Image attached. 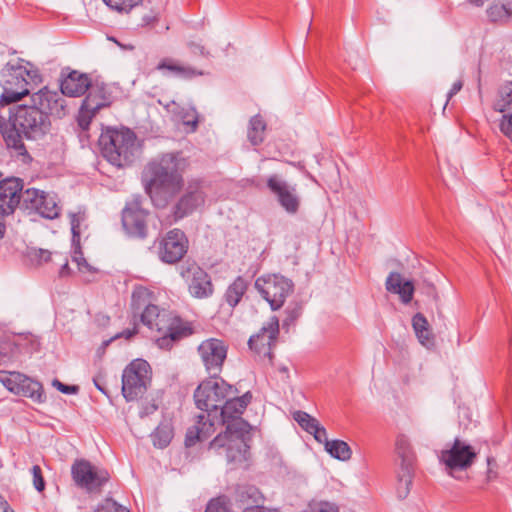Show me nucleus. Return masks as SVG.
Masks as SVG:
<instances>
[{
    "label": "nucleus",
    "instance_id": "1",
    "mask_svg": "<svg viewBox=\"0 0 512 512\" xmlns=\"http://www.w3.org/2000/svg\"><path fill=\"white\" fill-rule=\"evenodd\" d=\"M251 399L250 392H246L240 397L235 394L225 400L220 412H217L214 417L215 426L224 425L226 429L210 442V448L225 449L229 462H241L247 459L251 426L242 419L241 415Z\"/></svg>",
    "mask_w": 512,
    "mask_h": 512
},
{
    "label": "nucleus",
    "instance_id": "2",
    "mask_svg": "<svg viewBox=\"0 0 512 512\" xmlns=\"http://www.w3.org/2000/svg\"><path fill=\"white\" fill-rule=\"evenodd\" d=\"M186 166L181 152L165 153L148 163L145 190L156 207H165L182 189Z\"/></svg>",
    "mask_w": 512,
    "mask_h": 512
},
{
    "label": "nucleus",
    "instance_id": "3",
    "mask_svg": "<svg viewBox=\"0 0 512 512\" xmlns=\"http://www.w3.org/2000/svg\"><path fill=\"white\" fill-rule=\"evenodd\" d=\"M237 389L223 379L211 377L203 381L194 392L197 408L203 411L197 416V422L187 430L185 445L194 446L198 441L206 440L215 431V421L218 409L225 400L237 394Z\"/></svg>",
    "mask_w": 512,
    "mask_h": 512
},
{
    "label": "nucleus",
    "instance_id": "4",
    "mask_svg": "<svg viewBox=\"0 0 512 512\" xmlns=\"http://www.w3.org/2000/svg\"><path fill=\"white\" fill-rule=\"evenodd\" d=\"M51 130V119L32 104L18 105L9 118L0 116V131L8 147L26 152L23 138L39 140Z\"/></svg>",
    "mask_w": 512,
    "mask_h": 512
},
{
    "label": "nucleus",
    "instance_id": "5",
    "mask_svg": "<svg viewBox=\"0 0 512 512\" xmlns=\"http://www.w3.org/2000/svg\"><path fill=\"white\" fill-rule=\"evenodd\" d=\"M42 81L39 71L29 62L19 60L17 64L8 63L1 73L3 88L0 104H11L19 101Z\"/></svg>",
    "mask_w": 512,
    "mask_h": 512
},
{
    "label": "nucleus",
    "instance_id": "6",
    "mask_svg": "<svg viewBox=\"0 0 512 512\" xmlns=\"http://www.w3.org/2000/svg\"><path fill=\"white\" fill-rule=\"evenodd\" d=\"M98 142L103 157L117 167L131 164L138 152L136 135L128 128H107Z\"/></svg>",
    "mask_w": 512,
    "mask_h": 512
},
{
    "label": "nucleus",
    "instance_id": "7",
    "mask_svg": "<svg viewBox=\"0 0 512 512\" xmlns=\"http://www.w3.org/2000/svg\"><path fill=\"white\" fill-rule=\"evenodd\" d=\"M139 314L145 326L161 334L155 340L161 349H169L174 342L191 334V329L183 325L179 318L172 317L165 310L160 311L156 305L147 306Z\"/></svg>",
    "mask_w": 512,
    "mask_h": 512
},
{
    "label": "nucleus",
    "instance_id": "8",
    "mask_svg": "<svg viewBox=\"0 0 512 512\" xmlns=\"http://www.w3.org/2000/svg\"><path fill=\"white\" fill-rule=\"evenodd\" d=\"M478 452L467 440L460 437L447 443L438 454L439 462L444 465L446 473L455 477V472L468 470L476 461Z\"/></svg>",
    "mask_w": 512,
    "mask_h": 512
},
{
    "label": "nucleus",
    "instance_id": "9",
    "mask_svg": "<svg viewBox=\"0 0 512 512\" xmlns=\"http://www.w3.org/2000/svg\"><path fill=\"white\" fill-rule=\"evenodd\" d=\"M254 286L273 311L279 310L284 305L286 298L294 289L292 280L279 274L258 277Z\"/></svg>",
    "mask_w": 512,
    "mask_h": 512
},
{
    "label": "nucleus",
    "instance_id": "10",
    "mask_svg": "<svg viewBox=\"0 0 512 512\" xmlns=\"http://www.w3.org/2000/svg\"><path fill=\"white\" fill-rule=\"evenodd\" d=\"M150 365L145 360L132 361L122 374V394L127 401L142 397L150 384Z\"/></svg>",
    "mask_w": 512,
    "mask_h": 512
},
{
    "label": "nucleus",
    "instance_id": "11",
    "mask_svg": "<svg viewBox=\"0 0 512 512\" xmlns=\"http://www.w3.org/2000/svg\"><path fill=\"white\" fill-rule=\"evenodd\" d=\"M86 92L77 117L82 130H87L96 113L111 103V94L104 83H91Z\"/></svg>",
    "mask_w": 512,
    "mask_h": 512
},
{
    "label": "nucleus",
    "instance_id": "12",
    "mask_svg": "<svg viewBox=\"0 0 512 512\" xmlns=\"http://www.w3.org/2000/svg\"><path fill=\"white\" fill-rule=\"evenodd\" d=\"M396 453L400 459L397 470V496L405 499L410 493L412 479L414 476L415 455L412 451L409 440L401 435L396 440Z\"/></svg>",
    "mask_w": 512,
    "mask_h": 512
},
{
    "label": "nucleus",
    "instance_id": "13",
    "mask_svg": "<svg viewBox=\"0 0 512 512\" xmlns=\"http://www.w3.org/2000/svg\"><path fill=\"white\" fill-rule=\"evenodd\" d=\"M75 484L89 493L100 492L108 482L110 475L107 470L99 468L85 459L76 460L71 467Z\"/></svg>",
    "mask_w": 512,
    "mask_h": 512
},
{
    "label": "nucleus",
    "instance_id": "14",
    "mask_svg": "<svg viewBox=\"0 0 512 512\" xmlns=\"http://www.w3.org/2000/svg\"><path fill=\"white\" fill-rule=\"evenodd\" d=\"M0 382L12 393L43 403L46 396L40 382L20 372L0 370Z\"/></svg>",
    "mask_w": 512,
    "mask_h": 512
},
{
    "label": "nucleus",
    "instance_id": "15",
    "mask_svg": "<svg viewBox=\"0 0 512 512\" xmlns=\"http://www.w3.org/2000/svg\"><path fill=\"white\" fill-rule=\"evenodd\" d=\"M267 187L277 203L289 215H296L301 207V197L296 185H292L277 174L267 179Z\"/></svg>",
    "mask_w": 512,
    "mask_h": 512
},
{
    "label": "nucleus",
    "instance_id": "16",
    "mask_svg": "<svg viewBox=\"0 0 512 512\" xmlns=\"http://www.w3.org/2000/svg\"><path fill=\"white\" fill-rule=\"evenodd\" d=\"M149 212L142 207L140 197L127 202L122 211V225L125 231L133 237L145 238L147 236V218Z\"/></svg>",
    "mask_w": 512,
    "mask_h": 512
},
{
    "label": "nucleus",
    "instance_id": "17",
    "mask_svg": "<svg viewBox=\"0 0 512 512\" xmlns=\"http://www.w3.org/2000/svg\"><path fill=\"white\" fill-rule=\"evenodd\" d=\"M207 187L200 180L190 181L185 193L181 196L174 207L175 220L182 219L205 204Z\"/></svg>",
    "mask_w": 512,
    "mask_h": 512
},
{
    "label": "nucleus",
    "instance_id": "18",
    "mask_svg": "<svg viewBox=\"0 0 512 512\" xmlns=\"http://www.w3.org/2000/svg\"><path fill=\"white\" fill-rule=\"evenodd\" d=\"M278 334L279 319L276 316H272L264 323L257 334L250 337L248 345L258 355L267 357L271 361L273 356L272 350L276 345Z\"/></svg>",
    "mask_w": 512,
    "mask_h": 512
},
{
    "label": "nucleus",
    "instance_id": "19",
    "mask_svg": "<svg viewBox=\"0 0 512 512\" xmlns=\"http://www.w3.org/2000/svg\"><path fill=\"white\" fill-rule=\"evenodd\" d=\"M198 353L208 374L217 377L227 356V347L223 341L207 339L199 345Z\"/></svg>",
    "mask_w": 512,
    "mask_h": 512
},
{
    "label": "nucleus",
    "instance_id": "20",
    "mask_svg": "<svg viewBox=\"0 0 512 512\" xmlns=\"http://www.w3.org/2000/svg\"><path fill=\"white\" fill-rule=\"evenodd\" d=\"M31 104L39 111L51 116L62 118L66 115V100L62 92L52 91L47 87L40 89L31 95Z\"/></svg>",
    "mask_w": 512,
    "mask_h": 512
},
{
    "label": "nucleus",
    "instance_id": "21",
    "mask_svg": "<svg viewBox=\"0 0 512 512\" xmlns=\"http://www.w3.org/2000/svg\"><path fill=\"white\" fill-rule=\"evenodd\" d=\"M187 249L188 241L185 234L179 229H173L161 240L159 257L165 263L174 264L183 258Z\"/></svg>",
    "mask_w": 512,
    "mask_h": 512
},
{
    "label": "nucleus",
    "instance_id": "22",
    "mask_svg": "<svg viewBox=\"0 0 512 512\" xmlns=\"http://www.w3.org/2000/svg\"><path fill=\"white\" fill-rule=\"evenodd\" d=\"M188 282L190 294L195 298H207L213 294V285L210 276L197 265L189 266L181 272Z\"/></svg>",
    "mask_w": 512,
    "mask_h": 512
},
{
    "label": "nucleus",
    "instance_id": "23",
    "mask_svg": "<svg viewBox=\"0 0 512 512\" xmlns=\"http://www.w3.org/2000/svg\"><path fill=\"white\" fill-rule=\"evenodd\" d=\"M23 189L21 180L16 178L0 181V211L10 214L20 204V193Z\"/></svg>",
    "mask_w": 512,
    "mask_h": 512
},
{
    "label": "nucleus",
    "instance_id": "24",
    "mask_svg": "<svg viewBox=\"0 0 512 512\" xmlns=\"http://www.w3.org/2000/svg\"><path fill=\"white\" fill-rule=\"evenodd\" d=\"M91 83L87 74L74 70L61 81L60 89L64 96L79 97L86 93Z\"/></svg>",
    "mask_w": 512,
    "mask_h": 512
},
{
    "label": "nucleus",
    "instance_id": "25",
    "mask_svg": "<svg viewBox=\"0 0 512 512\" xmlns=\"http://www.w3.org/2000/svg\"><path fill=\"white\" fill-rule=\"evenodd\" d=\"M386 290L390 293L397 294L404 304H408L413 299L414 285L410 280H403L398 272H391L385 282Z\"/></svg>",
    "mask_w": 512,
    "mask_h": 512
},
{
    "label": "nucleus",
    "instance_id": "26",
    "mask_svg": "<svg viewBox=\"0 0 512 512\" xmlns=\"http://www.w3.org/2000/svg\"><path fill=\"white\" fill-rule=\"evenodd\" d=\"M162 8L153 6L151 8L143 7L140 14L138 26L148 30H155L156 33L162 34L170 29L168 23H161Z\"/></svg>",
    "mask_w": 512,
    "mask_h": 512
},
{
    "label": "nucleus",
    "instance_id": "27",
    "mask_svg": "<svg viewBox=\"0 0 512 512\" xmlns=\"http://www.w3.org/2000/svg\"><path fill=\"white\" fill-rule=\"evenodd\" d=\"M156 69L159 71H167V75H173L183 79H190L196 75H202V72H197L189 66L180 65L171 58L161 60Z\"/></svg>",
    "mask_w": 512,
    "mask_h": 512
},
{
    "label": "nucleus",
    "instance_id": "28",
    "mask_svg": "<svg viewBox=\"0 0 512 512\" xmlns=\"http://www.w3.org/2000/svg\"><path fill=\"white\" fill-rule=\"evenodd\" d=\"M235 501L243 506L251 507L259 505L263 501L260 490L253 485H240L235 490Z\"/></svg>",
    "mask_w": 512,
    "mask_h": 512
},
{
    "label": "nucleus",
    "instance_id": "29",
    "mask_svg": "<svg viewBox=\"0 0 512 512\" xmlns=\"http://www.w3.org/2000/svg\"><path fill=\"white\" fill-rule=\"evenodd\" d=\"M412 326L419 342L423 346H430L433 344V337L429 329V323L425 316L421 313L414 315L412 319Z\"/></svg>",
    "mask_w": 512,
    "mask_h": 512
},
{
    "label": "nucleus",
    "instance_id": "30",
    "mask_svg": "<svg viewBox=\"0 0 512 512\" xmlns=\"http://www.w3.org/2000/svg\"><path fill=\"white\" fill-rule=\"evenodd\" d=\"M266 123L260 115L253 116L248 125L247 137L253 146L260 145L265 138Z\"/></svg>",
    "mask_w": 512,
    "mask_h": 512
},
{
    "label": "nucleus",
    "instance_id": "31",
    "mask_svg": "<svg viewBox=\"0 0 512 512\" xmlns=\"http://www.w3.org/2000/svg\"><path fill=\"white\" fill-rule=\"evenodd\" d=\"M36 213L47 219H54L58 217L60 208L57 204L56 198L49 193H43V199L39 201Z\"/></svg>",
    "mask_w": 512,
    "mask_h": 512
},
{
    "label": "nucleus",
    "instance_id": "32",
    "mask_svg": "<svg viewBox=\"0 0 512 512\" xmlns=\"http://www.w3.org/2000/svg\"><path fill=\"white\" fill-rule=\"evenodd\" d=\"M247 290V282L242 277H237L226 290L225 300L230 307L234 308L242 299Z\"/></svg>",
    "mask_w": 512,
    "mask_h": 512
},
{
    "label": "nucleus",
    "instance_id": "33",
    "mask_svg": "<svg viewBox=\"0 0 512 512\" xmlns=\"http://www.w3.org/2000/svg\"><path fill=\"white\" fill-rule=\"evenodd\" d=\"M152 293L143 286L136 287L131 296V306L134 315L139 314L147 306L151 305Z\"/></svg>",
    "mask_w": 512,
    "mask_h": 512
},
{
    "label": "nucleus",
    "instance_id": "34",
    "mask_svg": "<svg viewBox=\"0 0 512 512\" xmlns=\"http://www.w3.org/2000/svg\"><path fill=\"white\" fill-rule=\"evenodd\" d=\"M512 104V81L502 85L493 103L496 112L504 113Z\"/></svg>",
    "mask_w": 512,
    "mask_h": 512
},
{
    "label": "nucleus",
    "instance_id": "35",
    "mask_svg": "<svg viewBox=\"0 0 512 512\" xmlns=\"http://www.w3.org/2000/svg\"><path fill=\"white\" fill-rule=\"evenodd\" d=\"M43 193L44 191L35 188H28L25 191H21L20 204L22 208L30 212H35L37 205L40 203L39 201L43 199Z\"/></svg>",
    "mask_w": 512,
    "mask_h": 512
},
{
    "label": "nucleus",
    "instance_id": "36",
    "mask_svg": "<svg viewBox=\"0 0 512 512\" xmlns=\"http://www.w3.org/2000/svg\"><path fill=\"white\" fill-rule=\"evenodd\" d=\"M325 450L333 457L341 461H347L351 458L352 451L349 445L342 440H331L326 442Z\"/></svg>",
    "mask_w": 512,
    "mask_h": 512
},
{
    "label": "nucleus",
    "instance_id": "37",
    "mask_svg": "<svg viewBox=\"0 0 512 512\" xmlns=\"http://www.w3.org/2000/svg\"><path fill=\"white\" fill-rule=\"evenodd\" d=\"M487 13L492 21L506 20L512 14V3L509 1H496L488 8Z\"/></svg>",
    "mask_w": 512,
    "mask_h": 512
},
{
    "label": "nucleus",
    "instance_id": "38",
    "mask_svg": "<svg viewBox=\"0 0 512 512\" xmlns=\"http://www.w3.org/2000/svg\"><path fill=\"white\" fill-rule=\"evenodd\" d=\"M70 225L72 232V242L78 244L80 241L81 226L86 221V213L84 210H78L77 212H70Z\"/></svg>",
    "mask_w": 512,
    "mask_h": 512
},
{
    "label": "nucleus",
    "instance_id": "39",
    "mask_svg": "<svg viewBox=\"0 0 512 512\" xmlns=\"http://www.w3.org/2000/svg\"><path fill=\"white\" fill-rule=\"evenodd\" d=\"M173 437V431L169 425H160L152 434L153 444L159 448H165L169 445Z\"/></svg>",
    "mask_w": 512,
    "mask_h": 512
},
{
    "label": "nucleus",
    "instance_id": "40",
    "mask_svg": "<svg viewBox=\"0 0 512 512\" xmlns=\"http://www.w3.org/2000/svg\"><path fill=\"white\" fill-rule=\"evenodd\" d=\"M27 255L32 262H35L38 265L47 263L52 260V257H54L53 252L35 247L29 248Z\"/></svg>",
    "mask_w": 512,
    "mask_h": 512
},
{
    "label": "nucleus",
    "instance_id": "41",
    "mask_svg": "<svg viewBox=\"0 0 512 512\" xmlns=\"http://www.w3.org/2000/svg\"><path fill=\"white\" fill-rule=\"evenodd\" d=\"M294 420L308 433L317 427L318 420L304 411H296L294 413Z\"/></svg>",
    "mask_w": 512,
    "mask_h": 512
},
{
    "label": "nucleus",
    "instance_id": "42",
    "mask_svg": "<svg viewBox=\"0 0 512 512\" xmlns=\"http://www.w3.org/2000/svg\"><path fill=\"white\" fill-rule=\"evenodd\" d=\"M306 512H339L338 506L325 500H312L307 507Z\"/></svg>",
    "mask_w": 512,
    "mask_h": 512
},
{
    "label": "nucleus",
    "instance_id": "43",
    "mask_svg": "<svg viewBox=\"0 0 512 512\" xmlns=\"http://www.w3.org/2000/svg\"><path fill=\"white\" fill-rule=\"evenodd\" d=\"M111 9L118 12L128 13L133 7L138 5L142 0H103Z\"/></svg>",
    "mask_w": 512,
    "mask_h": 512
},
{
    "label": "nucleus",
    "instance_id": "44",
    "mask_svg": "<svg viewBox=\"0 0 512 512\" xmlns=\"http://www.w3.org/2000/svg\"><path fill=\"white\" fill-rule=\"evenodd\" d=\"M286 318L283 320V326L288 327L293 324L302 314V306L299 303H292L285 309Z\"/></svg>",
    "mask_w": 512,
    "mask_h": 512
},
{
    "label": "nucleus",
    "instance_id": "45",
    "mask_svg": "<svg viewBox=\"0 0 512 512\" xmlns=\"http://www.w3.org/2000/svg\"><path fill=\"white\" fill-rule=\"evenodd\" d=\"M94 512H129V510L113 499L106 498Z\"/></svg>",
    "mask_w": 512,
    "mask_h": 512
},
{
    "label": "nucleus",
    "instance_id": "46",
    "mask_svg": "<svg viewBox=\"0 0 512 512\" xmlns=\"http://www.w3.org/2000/svg\"><path fill=\"white\" fill-rule=\"evenodd\" d=\"M205 512H230V510L225 497H217L207 504Z\"/></svg>",
    "mask_w": 512,
    "mask_h": 512
},
{
    "label": "nucleus",
    "instance_id": "47",
    "mask_svg": "<svg viewBox=\"0 0 512 512\" xmlns=\"http://www.w3.org/2000/svg\"><path fill=\"white\" fill-rule=\"evenodd\" d=\"M499 129L501 133L512 141V112L502 115L499 122Z\"/></svg>",
    "mask_w": 512,
    "mask_h": 512
},
{
    "label": "nucleus",
    "instance_id": "48",
    "mask_svg": "<svg viewBox=\"0 0 512 512\" xmlns=\"http://www.w3.org/2000/svg\"><path fill=\"white\" fill-rule=\"evenodd\" d=\"M33 475V484L37 491L41 492L45 488V482L42 476V471L40 466L34 465L31 469Z\"/></svg>",
    "mask_w": 512,
    "mask_h": 512
},
{
    "label": "nucleus",
    "instance_id": "49",
    "mask_svg": "<svg viewBox=\"0 0 512 512\" xmlns=\"http://www.w3.org/2000/svg\"><path fill=\"white\" fill-rule=\"evenodd\" d=\"M54 259L56 261H58V263L61 266V268L59 270V276L60 277L68 276L70 274V268L68 265L67 257L62 253L54 252Z\"/></svg>",
    "mask_w": 512,
    "mask_h": 512
},
{
    "label": "nucleus",
    "instance_id": "50",
    "mask_svg": "<svg viewBox=\"0 0 512 512\" xmlns=\"http://www.w3.org/2000/svg\"><path fill=\"white\" fill-rule=\"evenodd\" d=\"M486 461L488 466L486 471V480L487 482H491L498 477L497 462L492 456H488Z\"/></svg>",
    "mask_w": 512,
    "mask_h": 512
},
{
    "label": "nucleus",
    "instance_id": "51",
    "mask_svg": "<svg viewBox=\"0 0 512 512\" xmlns=\"http://www.w3.org/2000/svg\"><path fill=\"white\" fill-rule=\"evenodd\" d=\"M310 434H312L314 436V438L317 442L323 443L325 447H326V442L331 441V440H328L326 429L323 426H321L320 423L317 424V427H315Z\"/></svg>",
    "mask_w": 512,
    "mask_h": 512
},
{
    "label": "nucleus",
    "instance_id": "52",
    "mask_svg": "<svg viewBox=\"0 0 512 512\" xmlns=\"http://www.w3.org/2000/svg\"><path fill=\"white\" fill-rule=\"evenodd\" d=\"M53 386L57 388L60 392L64 394H76L79 390V387L76 385H66L59 380L55 379L52 382Z\"/></svg>",
    "mask_w": 512,
    "mask_h": 512
},
{
    "label": "nucleus",
    "instance_id": "53",
    "mask_svg": "<svg viewBox=\"0 0 512 512\" xmlns=\"http://www.w3.org/2000/svg\"><path fill=\"white\" fill-rule=\"evenodd\" d=\"M73 261H75L77 263L78 269L80 271H83L84 269L88 270V271H91V266L87 263V261L83 257L82 252L75 251V255L73 257Z\"/></svg>",
    "mask_w": 512,
    "mask_h": 512
},
{
    "label": "nucleus",
    "instance_id": "54",
    "mask_svg": "<svg viewBox=\"0 0 512 512\" xmlns=\"http://www.w3.org/2000/svg\"><path fill=\"white\" fill-rule=\"evenodd\" d=\"M189 47L194 54H199L202 56H208L209 53L206 51L205 47L200 43L190 42Z\"/></svg>",
    "mask_w": 512,
    "mask_h": 512
},
{
    "label": "nucleus",
    "instance_id": "55",
    "mask_svg": "<svg viewBox=\"0 0 512 512\" xmlns=\"http://www.w3.org/2000/svg\"><path fill=\"white\" fill-rule=\"evenodd\" d=\"M242 512H279V510L267 508L261 505H254L251 507H245V509Z\"/></svg>",
    "mask_w": 512,
    "mask_h": 512
},
{
    "label": "nucleus",
    "instance_id": "56",
    "mask_svg": "<svg viewBox=\"0 0 512 512\" xmlns=\"http://www.w3.org/2000/svg\"><path fill=\"white\" fill-rule=\"evenodd\" d=\"M462 87H463V81H462V80H458V81H456V82L452 85V87H451L450 91H449V92H448V94H447V98H448V99H447V101H449V100H450L454 95H456V94H457V93L462 89ZM447 103H448V102H446V104H447Z\"/></svg>",
    "mask_w": 512,
    "mask_h": 512
},
{
    "label": "nucleus",
    "instance_id": "57",
    "mask_svg": "<svg viewBox=\"0 0 512 512\" xmlns=\"http://www.w3.org/2000/svg\"><path fill=\"white\" fill-rule=\"evenodd\" d=\"M157 408L158 407L155 404H148V405L144 406L139 413L140 417H145V416H148V415L154 413L157 410Z\"/></svg>",
    "mask_w": 512,
    "mask_h": 512
},
{
    "label": "nucleus",
    "instance_id": "58",
    "mask_svg": "<svg viewBox=\"0 0 512 512\" xmlns=\"http://www.w3.org/2000/svg\"><path fill=\"white\" fill-rule=\"evenodd\" d=\"M93 382L99 391H101L103 394L107 395V391L102 384V376L100 374L93 378Z\"/></svg>",
    "mask_w": 512,
    "mask_h": 512
},
{
    "label": "nucleus",
    "instance_id": "59",
    "mask_svg": "<svg viewBox=\"0 0 512 512\" xmlns=\"http://www.w3.org/2000/svg\"><path fill=\"white\" fill-rule=\"evenodd\" d=\"M183 123L186 126H190L191 131H195L198 126V119H197V117H194L193 119L190 120V119H186V117H184Z\"/></svg>",
    "mask_w": 512,
    "mask_h": 512
},
{
    "label": "nucleus",
    "instance_id": "60",
    "mask_svg": "<svg viewBox=\"0 0 512 512\" xmlns=\"http://www.w3.org/2000/svg\"><path fill=\"white\" fill-rule=\"evenodd\" d=\"M0 512H13L8 502L0 495Z\"/></svg>",
    "mask_w": 512,
    "mask_h": 512
},
{
    "label": "nucleus",
    "instance_id": "61",
    "mask_svg": "<svg viewBox=\"0 0 512 512\" xmlns=\"http://www.w3.org/2000/svg\"><path fill=\"white\" fill-rule=\"evenodd\" d=\"M136 329H127V330H124L121 334H117L115 336V338H119V337H125L126 339H130L133 335L136 334Z\"/></svg>",
    "mask_w": 512,
    "mask_h": 512
},
{
    "label": "nucleus",
    "instance_id": "62",
    "mask_svg": "<svg viewBox=\"0 0 512 512\" xmlns=\"http://www.w3.org/2000/svg\"><path fill=\"white\" fill-rule=\"evenodd\" d=\"M468 1H469V3H471L472 5H475V6H477V7H480V6H482V5L484 4V2H485L486 0H468Z\"/></svg>",
    "mask_w": 512,
    "mask_h": 512
},
{
    "label": "nucleus",
    "instance_id": "63",
    "mask_svg": "<svg viewBox=\"0 0 512 512\" xmlns=\"http://www.w3.org/2000/svg\"><path fill=\"white\" fill-rule=\"evenodd\" d=\"M5 233V225L0 222V239L3 238Z\"/></svg>",
    "mask_w": 512,
    "mask_h": 512
}]
</instances>
